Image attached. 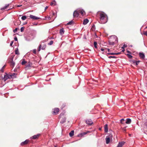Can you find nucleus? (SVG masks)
I'll list each match as a JSON object with an SVG mask.
<instances>
[{"instance_id": "obj_52", "label": "nucleus", "mask_w": 147, "mask_h": 147, "mask_svg": "<svg viewBox=\"0 0 147 147\" xmlns=\"http://www.w3.org/2000/svg\"><path fill=\"white\" fill-rule=\"evenodd\" d=\"M105 49H106V50H107L108 52H109L110 51V50L109 49H106V48H105Z\"/></svg>"}, {"instance_id": "obj_19", "label": "nucleus", "mask_w": 147, "mask_h": 147, "mask_svg": "<svg viewBox=\"0 0 147 147\" xmlns=\"http://www.w3.org/2000/svg\"><path fill=\"white\" fill-rule=\"evenodd\" d=\"M106 143L108 144L109 143L110 141V139L109 137H107L106 138Z\"/></svg>"}, {"instance_id": "obj_30", "label": "nucleus", "mask_w": 147, "mask_h": 147, "mask_svg": "<svg viewBox=\"0 0 147 147\" xmlns=\"http://www.w3.org/2000/svg\"><path fill=\"white\" fill-rule=\"evenodd\" d=\"M97 45V42H94V47L96 48H97V46H96Z\"/></svg>"}, {"instance_id": "obj_22", "label": "nucleus", "mask_w": 147, "mask_h": 147, "mask_svg": "<svg viewBox=\"0 0 147 147\" xmlns=\"http://www.w3.org/2000/svg\"><path fill=\"white\" fill-rule=\"evenodd\" d=\"M56 4V2L55 1H53L51 3L50 5L51 6H54Z\"/></svg>"}, {"instance_id": "obj_57", "label": "nucleus", "mask_w": 147, "mask_h": 147, "mask_svg": "<svg viewBox=\"0 0 147 147\" xmlns=\"http://www.w3.org/2000/svg\"><path fill=\"white\" fill-rule=\"evenodd\" d=\"M127 53H130V52L129 51H127Z\"/></svg>"}, {"instance_id": "obj_39", "label": "nucleus", "mask_w": 147, "mask_h": 147, "mask_svg": "<svg viewBox=\"0 0 147 147\" xmlns=\"http://www.w3.org/2000/svg\"><path fill=\"white\" fill-rule=\"evenodd\" d=\"M115 53H108V54L109 55H115Z\"/></svg>"}, {"instance_id": "obj_31", "label": "nucleus", "mask_w": 147, "mask_h": 147, "mask_svg": "<svg viewBox=\"0 0 147 147\" xmlns=\"http://www.w3.org/2000/svg\"><path fill=\"white\" fill-rule=\"evenodd\" d=\"M25 28V27H22L20 29V31L21 32H23Z\"/></svg>"}, {"instance_id": "obj_20", "label": "nucleus", "mask_w": 147, "mask_h": 147, "mask_svg": "<svg viewBox=\"0 0 147 147\" xmlns=\"http://www.w3.org/2000/svg\"><path fill=\"white\" fill-rule=\"evenodd\" d=\"M74 130L71 131L69 133V135L70 137H72L74 135Z\"/></svg>"}, {"instance_id": "obj_23", "label": "nucleus", "mask_w": 147, "mask_h": 147, "mask_svg": "<svg viewBox=\"0 0 147 147\" xmlns=\"http://www.w3.org/2000/svg\"><path fill=\"white\" fill-rule=\"evenodd\" d=\"M60 33L61 35H62L64 33V31L63 28L60 29Z\"/></svg>"}, {"instance_id": "obj_59", "label": "nucleus", "mask_w": 147, "mask_h": 147, "mask_svg": "<svg viewBox=\"0 0 147 147\" xmlns=\"http://www.w3.org/2000/svg\"><path fill=\"white\" fill-rule=\"evenodd\" d=\"M126 131V129H124L123 131L125 132Z\"/></svg>"}, {"instance_id": "obj_64", "label": "nucleus", "mask_w": 147, "mask_h": 147, "mask_svg": "<svg viewBox=\"0 0 147 147\" xmlns=\"http://www.w3.org/2000/svg\"><path fill=\"white\" fill-rule=\"evenodd\" d=\"M54 147H57L56 146H55Z\"/></svg>"}, {"instance_id": "obj_53", "label": "nucleus", "mask_w": 147, "mask_h": 147, "mask_svg": "<svg viewBox=\"0 0 147 147\" xmlns=\"http://www.w3.org/2000/svg\"><path fill=\"white\" fill-rule=\"evenodd\" d=\"M48 8V6H46L45 8V10H46Z\"/></svg>"}, {"instance_id": "obj_8", "label": "nucleus", "mask_w": 147, "mask_h": 147, "mask_svg": "<svg viewBox=\"0 0 147 147\" xmlns=\"http://www.w3.org/2000/svg\"><path fill=\"white\" fill-rule=\"evenodd\" d=\"M40 135V134H38L36 135H34L33 136H32L31 138L33 139H38Z\"/></svg>"}, {"instance_id": "obj_54", "label": "nucleus", "mask_w": 147, "mask_h": 147, "mask_svg": "<svg viewBox=\"0 0 147 147\" xmlns=\"http://www.w3.org/2000/svg\"><path fill=\"white\" fill-rule=\"evenodd\" d=\"M115 55H119V54H121V53H115Z\"/></svg>"}, {"instance_id": "obj_13", "label": "nucleus", "mask_w": 147, "mask_h": 147, "mask_svg": "<svg viewBox=\"0 0 147 147\" xmlns=\"http://www.w3.org/2000/svg\"><path fill=\"white\" fill-rule=\"evenodd\" d=\"M139 55L140 58L142 59H144L145 57V55L143 53H140Z\"/></svg>"}, {"instance_id": "obj_1", "label": "nucleus", "mask_w": 147, "mask_h": 147, "mask_svg": "<svg viewBox=\"0 0 147 147\" xmlns=\"http://www.w3.org/2000/svg\"><path fill=\"white\" fill-rule=\"evenodd\" d=\"M97 14L99 16L100 22L101 24H105L107 21V15L103 12L98 11Z\"/></svg>"}, {"instance_id": "obj_49", "label": "nucleus", "mask_w": 147, "mask_h": 147, "mask_svg": "<svg viewBox=\"0 0 147 147\" xmlns=\"http://www.w3.org/2000/svg\"><path fill=\"white\" fill-rule=\"evenodd\" d=\"M14 40L15 41H17L18 40L17 38L16 37L14 38Z\"/></svg>"}, {"instance_id": "obj_3", "label": "nucleus", "mask_w": 147, "mask_h": 147, "mask_svg": "<svg viewBox=\"0 0 147 147\" xmlns=\"http://www.w3.org/2000/svg\"><path fill=\"white\" fill-rule=\"evenodd\" d=\"M117 40V38L116 36H112L109 40V44L110 45H113Z\"/></svg>"}, {"instance_id": "obj_43", "label": "nucleus", "mask_w": 147, "mask_h": 147, "mask_svg": "<svg viewBox=\"0 0 147 147\" xmlns=\"http://www.w3.org/2000/svg\"><path fill=\"white\" fill-rule=\"evenodd\" d=\"M136 61H135L134 60H132L131 61L133 62V63L134 64H135V63H136Z\"/></svg>"}, {"instance_id": "obj_51", "label": "nucleus", "mask_w": 147, "mask_h": 147, "mask_svg": "<svg viewBox=\"0 0 147 147\" xmlns=\"http://www.w3.org/2000/svg\"><path fill=\"white\" fill-rule=\"evenodd\" d=\"M22 6V5H17L16 6V7H21Z\"/></svg>"}, {"instance_id": "obj_33", "label": "nucleus", "mask_w": 147, "mask_h": 147, "mask_svg": "<svg viewBox=\"0 0 147 147\" xmlns=\"http://www.w3.org/2000/svg\"><path fill=\"white\" fill-rule=\"evenodd\" d=\"M15 54H17V55L19 54V52H18V49H17V50H16L15 51Z\"/></svg>"}, {"instance_id": "obj_58", "label": "nucleus", "mask_w": 147, "mask_h": 147, "mask_svg": "<svg viewBox=\"0 0 147 147\" xmlns=\"http://www.w3.org/2000/svg\"><path fill=\"white\" fill-rule=\"evenodd\" d=\"M124 51H125V50H124V49H123V50H122V52H124Z\"/></svg>"}, {"instance_id": "obj_26", "label": "nucleus", "mask_w": 147, "mask_h": 147, "mask_svg": "<svg viewBox=\"0 0 147 147\" xmlns=\"http://www.w3.org/2000/svg\"><path fill=\"white\" fill-rule=\"evenodd\" d=\"M21 18L23 20H25L26 19V16H23Z\"/></svg>"}, {"instance_id": "obj_61", "label": "nucleus", "mask_w": 147, "mask_h": 147, "mask_svg": "<svg viewBox=\"0 0 147 147\" xmlns=\"http://www.w3.org/2000/svg\"><path fill=\"white\" fill-rule=\"evenodd\" d=\"M52 13L53 15H54L55 14V13Z\"/></svg>"}, {"instance_id": "obj_62", "label": "nucleus", "mask_w": 147, "mask_h": 147, "mask_svg": "<svg viewBox=\"0 0 147 147\" xmlns=\"http://www.w3.org/2000/svg\"><path fill=\"white\" fill-rule=\"evenodd\" d=\"M131 135V134H129V136H130Z\"/></svg>"}, {"instance_id": "obj_17", "label": "nucleus", "mask_w": 147, "mask_h": 147, "mask_svg": "<svg viewBox=\"0 0 147 147\" xmlns=\"http://www.w3.org/2000/svg\"><path fill=\"white\" fill-rule=\"evenodd\" d=\"M78 11L79 14L80 13L82 15H83L84 14L85 12L84 10H80Z\"/></svg>"}, {"instance_id": "obj_42", "label": "nucleus", "mask_w": 147, "mask_h": 147, "mask_svg": "<svg viewBox=\"0 0 147 147\" xmlns=\"http://www.w3.org/2000/svg\"><path fill=\"white\" fill-rule=\"evenodd\" d=\"M127 47V45H126L124 44L123 45V47H122V48L123 49L124 48H126Z\"/></svg>"}, {"instance_id": "obj_47", "label": "nucleus", "mask_w": 147, "mask_h": 147, "mask_svg": "<svg viewBox=\"0 0 147 147\" xmlns=\"http://www.w3.org/2000/svg\"><path fill=\"white\" fill-rule=\"evenodd\" d=\"M145 125L146 126V127L147 128V122L145 123Z\"/></svg>"}, {"instance_id": "obj_7", "label": "nucleus", "mask_w": 147, "mask_h": 147, "mask_svg": "<svg viewBox=\"0 0 147 147\" xmlns=\"http://www.w3.org/2000/svg\"><path fill=\"white\" fill-rule=\"evenodd\" d=\"M45 48L46 45L45 44H44L42 45H40L39 47L38 51H40L41 50V49L42 50H44Z\"/></svg>"}, {"instance_id": "obj_11", "label": "nucleus", "mask_w": 147, "mask_h": 147, "mask_svg": "<svg viewBox=\"0 0 147 147\" xmlns=\"http://www.w3.org/2000/svg\"><path fill=\"white\" fill-rule=\"evenodd\" d=\"M30 17L32 19L34 20H37L40 19V18L37 17L35 16L30 15Z\"/></svg>"}, {"instance_id": "obj_28", "label": "nucleus", "mask_w": 147, "mask_h": 147, "mask_svg": "<svg viewBox=\"0 0 147 147\" xmlns=\"http://www.w3.org/2000/svg\"><path fill=\"white\" fill-rule=\"evenodd\" d=\"M127 55L128 57L129 58H131L132 57V56L130 55V54H127Z\"/></svg>"}, {"instance_id": "obj_44", "label": "nucleus", "mask_w": 147, "mask_h": 147, "mask_svg": "<svg viewBox=\"0 0 147 147\" xmlns=\"http://www.w3.org/2000/svg\"><path fill=\"white\" fill-rule=\"evenodd\" d=\"M13 41H12L10 44V46H12V44H13Z\"/></svg>"}, {"instance_id": "obj_48", "label": "nucleus", "mask_w": 147, "mask_h": 147, "mask_svg": "<svg viewBox=\"0 0 147 147\" xmlns=\"http://www.w3.org/2000/svg\"><path fill=\"white\" fill-rule=\"evenodd\" d=\"M101 50L102 51H103L105 50H106V49H103V48H101Z\"/></svg>"}, {"instance_id": "obj_41", "label": "nucleus", "mask_w": 147, "mask_h": 147, "mask_svg": "<svg viewBox=\"0 0 147 147\" xmlns=\"http://www.w3.org/2000/svg\"><path fill=\"white\" fill-rule=\"evenodd\" d=\"M31 65L30 64V63H29V64H27L26 65V67H29Z\"/></svg>"}, {"instance_id": "obj_32", "label": "nucleus", "mask_w": 147, "mask_h": 147, "mask_svg": "<svg viewBox=\"0 0 147 147\" xmlns=\"http://www.w3.org/2000/svg\"><path fill=\"white\" fill-rule=\"evenodd\" d=\"M13 75H9L8 74V79L9 78H13Z\"/></svg>"}, {"instance_id": "obj_14", "label": "nucleus", "mask_w": 147, "mask_h": 147, "mask_svg": "<svg viewBox=\"0 0 147 147\" xmlns=\"http://www.w3.org/2000/svg\"><path fill=\"white\" fill-rule=\"evenodd\" d=\"M6 74L4 75V78L2 77V79L4 80V81H5L6 80L8 79V74H7L5 73Z\"/></svg>"}, {"instance_id": "obj_55", "label": "nucleus", "mask_w": 147, "mask_h": 147, "mask_svg": "<svg viewBox=\"0 0 147 147\" xmlns=\"http://www.w3.org/2000/svg\"><path fill=\"white\" fill-rule=\"evenodd\" d=\"M5 65H4L3 66V67L2 68V69H4L5 67Z\"/></svg>"}, {"instance_id": "obj_21", "label": "nucleus", "mask_w": 147, "mask_h": 147, "mask_svg": "<svg viewBox=\"0 0 147 147\" xmlns=\"http://www.w3.org/2000/svg\"><path fill=\"white\" fill-rule=\"evenodd\" d=\"M9 4L6 5L4 7L1 8V10H3L5 9H6L7 8V7L9 6Z\"/></svg>"}, {"instance_id": "obj_38", "label": "nucleus", "mask_w": 147, "mask_h": 147, "mask_svg": "<svg viewBox=\"0 0 147 147\" xmlns=\"http://www.w3.org/2000/svg\"><path fill=\"white\" fill-rule=\"evenodd\" d=\"M109 58L110 59L111 58H116V57L115 56H111L109 57Z\"/></svg>"}, {"instance_id": "obj_63", "label": "nucleus", "mask_w": 147, "mask_h": 147, "mask_svg": "<svg viewBox=\"0 0 147 147\" xmlns=\"http://www.w3.org/2000/svg\"><path fill=\"white\" fill-rule=\"evenodd\" d=\"M98 129H101V127H99Z\"/></svg>"}, {"instance_id": "obj_15", "label": "nucleus", "mask_w": 147, "mask_h": 147, "mask_svg": "<svg viewBox=\"0 0 147 147\" xmlns=\"http://www.w3.org/2000/svg\"><path fill=\"white\" fill-rule=\"evenodd\" d=\"M131 120L130 119L127 118L126 119L125 123L127 124H129L131 123Z\"/></svg>"}, {"instance_id": "obj_40", "label": "nucleus", "mask_w": 147, "mask_h": 147, "mask_svg": "<svg viewBox=\"0 0 147 147\" xmlns=\"http://www.w3.org/2000/svg\"><path fill=\"white\" fill-rule=\"evenodd\" d=\"M33 53L34 54H36V49H35L33 50Z\"/></svg>"}, {"instance_id": "obj_9", "label": "nucleus", "mask_w": 147, "mask_h": 147, "mask_svg": "<svg viewBox=\"0 0 147 147\" xmlns=\"http://www.w3.org/2000/svg\"><path fill=\"white\" fill-rule=\"evenodd\" d=\"M79 15L78 11H75L73 13V16L74 17H78Z\"/></svg>"}, {"instance_id": "obj_45", "label": "nucleus", "mask_w": 147, "mask_h": 147, "mask_svg": "<svg viewBox=\"0 0 147 147\" xmlns=\"http://www.w3.org/2000/svg\"><path fill=\"white\" fill-rule=\"evenodd\" d=\"M144 34L147 36V31H146L144 33Z\"/></svg>"}, {"instance_id": "obj_37", "label": "nucleus", "mask_w": 147, "mask_h": 147, "mask_svg": "<svg viewBox=\"0 0 147 147\" xmlns=\"http://www.w3.org/2000/svg\"><path fill=\"white\" fill-rule=\"evenodd\" d=\"M104 129H108V125L105 124L104 126Z\"/></svg>"}, {"instance_id": "obj_36", "label": "nucleus", "mask_w": 147, "mask_h": 147, "mask_svg": "<svg viewBox=\"0 0 147 147\" xmlns=\"http://www.w3.org/2000/svg\"><path fill=\"white\" fill-rule=\"evenodd\" d=\"M18 28H15V29L13 30V32H14V33L16 32H17V30H18Z\"/></svg>"}, {"instance_id": "obj_5", "label": "nucleus", "mask_w": 147, "mask_h": 147, "mask_svg": "<svg viewBox=\"0 0 147 147\" xmlns=\"http://www.w3.org/2000/svg\"><path fill=\"white\" fill-rule=\"evenodd\" d=\"M13 57L11 58L9 60V62L10 63V66L11 67H13L15 65V63L13 61Z\"/></svg>"}, {"instance_id": "obj_10", "label": "nucleus", "mask_w": 147, "mask_h": 147, "mask_svg": "<svg viewBox=\"0 0 147 147\" xmlns=\"http://www.w3.org/2000/svg\"><path fill=\"white\" fill-rule=\"evenodd\" d=\"M59 111V109L58 108H55L53 111V112L52 114L54 115H56L57 114Z\"/></svg>"}, {"instance_id": "obj_46", "label": "nucleus", "mask_w": 147, "mask_h": 147, "mask_svg": "<svg viewBox=\"0 0 147 147\" xmlns=\"http://www.w3.org/2000/svg\"><path fill=\"white\" fill-rule=\"evenodd\" d=\"M105 131L106 133H107L108 131V129H105Z\"/></svg>"}, {"instance_id": "obj_6", "label": "nucleus", "mask_w": 147, "mask_h": 147, "mask_svg": "<svg viewBox=\"0 0 147 147\" xmlns=\"http://www.w3.org/2000/svg\"><path fill=\"white\" fill-rule=\"evenodd\" d=\"M90 133V131H87L86 132H83L79 134L78 135V136L79 137H81L83 136L84 135H86V134H88V133Z\"/></svg>"}, {"instance_id": "obj_34", "label": "nucleus", "mask_w": 147, "mask_h": 147, "mask_svg": "<svg viewBox=\"0 0 147 147\" xmlns=\"http://www.w3.org/2000/svg\"><path fill=\"white\" fill-rule=\"evenodd\" d=\"M140 62V61H136L135 63L136 65H138Z\"/></svg>"}, {"instance_id": "obj_50", "label": "nucleus", "mask_w": 147, "mask_h": 147, "mask_svg": "<svg viewBox=\"0 0 147 147\" xmlns=\"http://www.w3.org/2000/svg\"><path fill=\"white\" fill-rule=\"evenodd\" d=\"M3 69H2H2H1L0 71H1V72H3V71H4Z\"/></svg>"}, {"instance_id": "obj_35", "label": "nucleus", "mask_w": 147, "mask_h": 147, "mask_svg": "<svg viewBox=\"0 0 147 147\" xmlns=\"http://www.w3.org/2000/svg\"><path fill=\"white\" fill-rule=\"evenodd\" d=\"M11 75H13V77H14V78L16 77V74L14 73L13 74H12Z\"/></svg>"}, {"instance_id": "obj_27", "label": "nucleus", "mask_w": 147, "mask_h": 147, "mask_svg": "<svg viewBox=\"0 0 147 147\" xmlns=\"http://www.w3.org/2000/svg\"><path fill=\"white\" fill-rule=\"evenodd\" d=\"M73 22V21H71L70 22H68L67 24L71 25L72 24Z\"/></svg>"}, {"instance_id": "obj_12", "label": "nucleus", "mask_w": 147, "mask_h": 147, "mask_svg": "<svg viewBox=\"0 0 147 147\" xmlns=\"http://www.w3.org/2000/svg\"><path fill=\"white\" fill-rule=\"evenodd\" d=\"M29 142V140H26L24 142H22L20 144L22 146H24L25 145L27 144Z\"/></svg>"}, {"instance_id": "obj_2", "label": "nucleus", "mask_w": 147, "mask_h": 147, "mask_svg": "<svg viewBox=\"0 0 147 147\" xmlns=\"http://www.w3.org/2000/svg\"><path fill=\"white\" fill-rule=\"evenodd\" d=\"M59 121L61 123H63L65 122L66 120V117L64 114L61 113L60 114L59 116Z\"/></svg>"}, {"instance_id": "obj_4", "label": "nucleus", "mask_w": 147, "mask_h": 147, "mask_svg": "<svg viewBox=\"0 0 147 147\" xmlns=\"http://www.w3.org/2000/svg\"><path fill=\"white\" fill-rule=\"evenodd\" d=\"M86 123L89 126L93 124V122L90 119H86Z\"/></svg>"}, {"instance_id": "obj_29", "label": "nucleus", "mask_w": 147, "mask_h": 147, "mask_svg": "<svg viewBox=\"0 0 147 147\" xmlns=\"http://www.w3.org/2000/svg\"><path fill=\"white\" fill-rule=\"evenodd\" d=\"M53 40H51L49 42V43L48 45H51L53 43Z\"/></svg>"}, {"instance_id": "obj_16", "label": "nucleus", "mask_w": 147, "mask_h": 147, "mask_svg": "<svg viewBox=\"0 0 147 147\" xmlns=\"http://www.w3.org/2000/svg\"><path fill=\"white\" fill-rule=\"evenodd\" d=\"M125 142H119L117 147H122V146L124 144Z\"/></svg>"}, {"instance_id": "obj_60", "label": "nucleus", "mask_w": 147, "mask_h": 147, "mask_svg": "<svg viewBox=\"0 0 147 147\" xmlns=\"http://www.w3.org/2000/svg\"><path fill=\"white\" fill-rule=\"evenodd\" d=\"M16 69H14V72H16Z\"/></svg>"}, {"instance_id": "obj_56", "label": "nucleus", "mask_w": 147, "mask_h": 147, "mask_svg": "<svg viewBox=\"0 0 147 147\" xmlns=\"http://www.w3.org/2000/svg\"><path fill=\"white\" fill-rule=\"evenodd\" d=\"M46 18H48V19H49L50 18L49 17H48V16H47Z\"/></svg>"}, {"instance_id": "obj_25", "label": "nucleus", "mask_w": 147, "mask_h": 147, "mask_svg": "<svg viewBox=\"0 0 147 147\" xmlns=\"http://www.w3.org/2000/svg\"><path fill=\"white\" fill-rule=\"evenodd\" d=\"M27 62L24 59H23L22 61V65H25L26 63Z\"/></svg>"}, {"instance_id": "obj_24", "label": "nucleus", "mask_w": 147, "mask_h": 147, "mask_svg": "<svg viewBox=\"0 0 147 147\" xmlns=\"http://www.w3.org/2000/svg\"><path fill=\"white\" fill-rule=\"evenodd\" d=\"M120 123L121 124H123L125 123V120L124 119H122L120 120Z\"/></svg>"}, {"instance_id": "obj_18", "label": "nucleus", "mask_w": 147, "mask_h": 147, "mask_svg": "<svg viewBox=\"0 0 147 147\" xmlns=\"http://www.w3.org/2000/svg\"><path fill=\"white\" fill-rule=\"evenodd\" d=\"M88 19H86L84 20L83 24L84 25H86L87 24V23L88 22Z\"/></svg>"}]
</instances>
